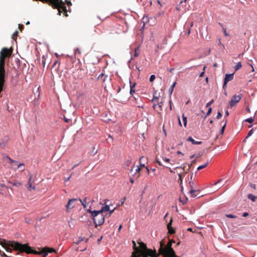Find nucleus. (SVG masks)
<instances>
[{
	"instance_id": "obj_1",
	"label": "nucleus",
	"mask_w": 257,
	"mask_h": 257,
	"mask_svg": "<svg viewBox=\"0 0 257 257\" xmlns=\"http://www.w3.org/2000/svg\"><path fill=\"white\" fill-rule=\"evenodd\" d=\"M8 245L13 247L14 249L21 251H26L28 253H33L36 254H42L43 257H46L48 254L46 250L45 247L43 248L41 251L39 252L32 249L27 244H22L14 241H9Z\"/></svg>"
},
{
	"instance_id": "obj_2",
	"label": "nucleus",
	"mask_w": 257,
	"mask_h": 257,
	"mask_svg": "<svg viewBox=\"0 0 257 257\" xmlns=\"http://www.w3.org/2000/svg\"><path fill=\"white\" fill-rule=\"evenodd\" d=\"M12 53V49L9 50L7 48H3L0 52V93L3 89V85L5 77V58L9 57Z\"/></svg>"
},
{
	"instance_id": "obj_3",
	"label": "nucleus",
	"mask_w": 257,
	"mask_h": 257,
	"mask_svg": "<svg viewBox=\"0 0 257 257\" xmlns=\"http://www.w3.org/2000/svg\"><path fill=\"white\" fill-rule=\"evenodd\" d=\"M141 249L139 250V254H133L132 257H156V252L147 248L144 242H139Z\"/></svg>"
},
{
	"instance_id": "obj_4",
	"label": "nucleus",
	"mask_w": 257,
	"mask_h": 257,
	"mask_svg": "<svg viewBox=\"0 0 257 257\" xmlns=\"http://www.w3.org/2000/svg\"><path fill=\"white\" fill-rule=\"evenodd\" d=\"M160 253L164 255L163 257H176L175 251L171 247V244L168 246H165L162 242H161Z\"/></svg>"
},
{
	"instance_id": "obj_5",
	"label": "nucleus",
	"mask_w": 257,
	"mask_h": 257,
	"mask_svg": "<svg viewBox=\"0 0 257 257\" xmlns=\"http://www.w3.org/2000/svg\"><path fill=\"white\" fill-rule=\"evenodd\" d=\"M86 211L91 214L92 216V219L95 224V227H97V216L99 215V212L98 210H91L90 208L86 210Z\"/></svg>"
},
{
	"instance_id": "obj_6",
	"label": "nucleus",
	"mask_w": 257,
	"mask_h": 257,
	"mask_svg": "<svg viewBox=\"0 0 257 257\" xmlns=\"http://www.w3.org/2000/svg\"><path fill=\"white\" fill-rule=\"evenodd\" d=\"M242 97V94H239L237 95H234L229 101V104L231 107L234 106L237 102H238Z\"/></svg>"
},
{
	"instance_id": "obj_7",
	"label": "nucleus",
	"mask_w": 257,
	"mask_h": 257,
	"mask_svg": "<svg viewBox=\"0 0 257 257\" xmlns=\"http://www.w3.org/2000/svg\"><path fill=\"white\" fill-rule=\"evenodd\" d=\"M77 201V198H72L68 200L67 204L66 205V210L67 212L69 211V210L74 207L73 205L74 203Z\"/></svg>"
},
{
	"instance_id": "obj_8",
	"label": "nucleus",
	"mask_w": 257,
	"mask_h": 257,
	"mask_svg": "<svg viewBox=\"0 0 257 257\" xmlns=\"http://www.w3.org/2000/svg\"><path fill=\"white\" fill-rule=\"evenodd\" d=\"M96 218H97V226L101 225L102 224H103L104 221V215L103 214H102V213L99 214V215L98 216H97Z\"/></svg>"
},
{
	"instance_id": "obj_9",
	"label": "nucleus",
	"mask_w": 257,
	"mask_h": 257,
	"mask_svg": "<svg viewBox=\"0 0 257 257\" xmlns=\"http://www.w3.org/2000/svg\"><path fill=\"white\" fill-rule=\"evenodd\" d=\"M234 74V73L231 74H226L224 79V81L228 83L229 81L232 80L233 79Z\"/></svg>"
},
{
	"instance_id": "obj_10",
	"label": "nucleus",
	"mask_w": 257,
	"mask_h": 257,
	"mask_svg": "<svg viewBox=\"0 0 257 257\" xmlns=\"http://www.w3.org/2000/svg\"><path fill=\"white\" fill-rule=\"evenodd\" d=\"M192 183L193 184L192 182H191V181L189 182V184H190V188H191V189L189 191V193L192 197H197V195L195 194V192H197L198 190H195L193 189V187L191 185Z\"/></svg>"
},
{
	"instance_id": "obj_11",
	"label": "nucleus",
	"mask_w": 257,
	"mask_h": 257,
	"mask_svg": "<svg viewBox=\"0 0 257 257\" xmlns=\"http://www.w3.org/2000/svg\"><path fill=\"white\" fill-rule=\"evenodd\" d=\"M172 220L171 219L169 223H168L167 224V229L168 230V232L170 233V234H173L175 233V230L171 226V225H172Z\"/></svg>"
},
{
	"instance_id": "obj_12",
	"label": "nucleus",
	"mask_w": 257,
	"mask_h": 257,
	"mask_svg": "<svg viewBox=\"0 0 257 257\" xmlns=\"http://www.w3.org/2000/svg\"><path fill=\"white\" fill-rule=\"evenodd\" d=\"M187 141L191 142L193 145H201L202 142L201 141H196L191 137H189L187 139Z\"/></svg>"
},
{
	"instance_id": "obj_13",
	"label": "nucleus",
	"mask_w": 257,
	"mask_h": 257,
	"mask_svg": "<svg viewBox=\"0 0 257 257\" xmlns=\"http://www.w3.org/2000/svg\"><path fill=\"white\" fill-rule=\"evenodd\" d=\"M109 205H106L104 206H103L100 210H98V211L99 212V213H102L103 214V212H106V211H109Z\"/></svg>"
},
{
	"instance_id": "obj_14",
	"label": "nucleus",
	"mask_w": 257,
	"mask_h": 257,
	"mask_svg": "<svg viewBox=\"0 0 257 257\" xmlns=\"http://www.w3.org/2000/svg\"><path fill=\"white\" fill-rule=\"evenodd\" d=\"M130 93L132 95H133L135 92V87L136 85V83H135L133 85L131 84V81L130 80Z\"/></svg>"
},
{
	"instance_id": "obj_15",
	"label": "nucleus",
	"mask_w": 257,
	"mask_h": 257,
	"mask_svg": "<svg viewBox=\"0 0 257 257\" xmlns=\"http://www.w3.org/2000/svg\"><path fill=\"white\" fill-rule=\"evenodd\" d=\"M247 198L251 200L252 202H254L256 201V199H257V196H254V195L252 194H248L247 195Z\"/></svg>"
},
{
	"instance_id": "obj_16",
	"label": "nucleus",
	"mask_w": 257,
	"mask_h": 257,
	"mask_svg": "<svg viewBox=\"0 0 257 257\" xmlns=\"http://www.w3.org/2000/svg\"><path fill=\"white\" fill-rule=\"evenodd\" d=\"M77 199V201L78 200L81 202V203L83 206V208L85 209L86 207V198H85L83 200H82L80 198H78Z\"/></svg>"
},
{
	"instance_id": "obj_17",
	"label": "nucleus",
	"mask_w": 257,
	"mask_h": 257,
	"mask_svg": "<svg viewBox=\"0 0 257 257\" xmlns=\"http://www.w3.org/2000/svg\"><path fill=\"white\" fill-rule=\"evenodd\" d=\"M209 164V161H207L204 164L200 165L197 167V170H200L201 169H202L204 168H205Z\"/></svg>"
},
{
	"instance_id": "obj_18",
	"label": "nucleus",
	"mask_w": 257,
	"mask_h": 257,
	"mask_svg": "<svg viewBox=\"0 0 257 257\" xmlns=\"http://www.w3.org/2000/svg\"><path fill=\"white\" fill-rule=\"evenodd\" d=\"M176 82H174L172 85L171 86H170V87L169 88V92L170 94H172L173 90H174V87L176 85Z\"/></svg>"
},
{
	"instance_id": "obj_19",
	"label": "nucleus",
	"mask_w": 257,
	"mask_h": 257,
	"mask_svg": "<svg viewBox=\"0 0 257 257\" xmlns=\"http://www.w3.org/2000/svg\"><path fill=\"white\" fill-rule=\"evenodd\" d=\"M254 117H255V114L252 117H250L249 118L245 119V121L246 122H248V123H251L254 121Z\"/></svg>"
},
{
	"instance_id": "obj_20",
	"label": "nucleus",
	"mask_w": 257,
	"mask_h": 257,
	"mask_svg": "<svg viewBox=\"0 0 257 257\" xmlns=\"http://www.w3.org/2000/svg\"><path fill=\"white\" fill-rule=\"evenodd\" d=\"M32 179V176H30V178H29V182L28 183V188L29 190H31V188H32L33 189H35V186H33L31 183V180Z\"/></svg>"
},
{
	"instance_id": "obj_21",
	"label": "nucleus",
	"mask_w": 257,
	"mask_h": 257,
	"mask_svg": "<svg viewBox=\"0 0 257 257\" xmlns=\"http://www.w3.org/2000/svg\"><path fill=\"white\" fill-rule=\"evenodd\" d=\"M182 117L184 126L185 127H186L187 125V118L186 116H185V115L184 114H183Z\"/></svg>"
},
{
	"instance_id": "obj_22",
	"label": "nucleus",
	"mask_w": 257,
	"mask_h": 257,
	"mask_svg": "<svg viewBox=\"0 0 257 257\" xmlns=\"http://www.w3.org/2000/svg\"><path fill=\"white\" fill-rule=\"evenodd\" d=\"M17 169H20L21 172L25 170V165L24 163H20L17 167Z\"/></svg>"
},
{
	"instance_id": "obj_23",
	"label": "nucleus",
	"mask_w": 257,
	"mask_h": 257,
	"mask_svg": "<svg viewBox=\"0 0 257 257\" xmlns=\"http://www.w3.org/2000/svg\"><path fill=\"white\" fill-rule=\"evenodd\" d=\"M46 248V250L47 251V252L48 253H52V252H56V250L53 248H51V247H45Z\"/></svg>"
},
{
	"instance_id": "obj_24",
	"label": "nucleus",
	"mask_w": 257,
	"mask_h": 257,
	"mask_svg": "<svg viewBox=\"0 0 257 257\" xmlns=\"http://www.w3.org/2000/svg\"><path fill=\"white\" fill-rule=\"evenodd\" d=\"M88 239V238H86L85 237H80L79 238V240L76 242V244H78L80 241H85V242H87Z\"/></svg>"
},
{
	"instance_id": "obj_25",
	"label": "nucleus",
	"mask_w": 257,
	"mask_h": 257,
	"mask_svg": "<svg viewBox=\"0 0 257 257\" xmlns=\"http://www.w3.org/2000/svg\"><path fill=\"white\" fill-rule=\"evenodd\" d=\"M103 76H104V78H103V81L105 82L106 80V79L108 78V76L105 75L104 73H101L100 74L99 76L98 77V79L100 78L101 77H103Z\"/></svg>"
},
{
	"instance_id": "obj_26",
	"label": "nucleus",
	"mask_w": 257,
	"mask_h": 257,
	"mask_svg": "<svg viewBox=\"0 0 257 257\" xmlns=\"http://www.w3.org/2000/svg\"><path fill=\"white\" fill-rule=\"evenodd\" d=\"M242 67V65L240 62H239L235 66L234 69L235 71H236L237 70H238L239 68H240Z\"/></svg>"
},
{
	"instance_id": "obj_27",
	"label": "nucleus",
	"mask_w": 257,
	"mask_h": 257,
	"mask_svg": "<svg viewBox=\"0 0 257 257\" xmlns=\"http://www.w3.org/2000/svg\"><path fill=\"white\" fill-rule=\"evenodd\" d=\"M74 53L75 55H76L77 54L80 55L81 51L79 48H76L74 50Z\"/></svg>"
},
{
	"instance_id": "obj_28",
	"label": "nucleus",
	"mask_w": 257,
	"mask_h": 257,
	"mask_svg": "<svg viewBox=\"0 0 257 257\" xmlns=\"http://www.w3.org/2000/svg\"><path fill=\"white\" fill-rule=\"evenodd\" d=\"M226 122H227V120H226L224 124L223 125V126L222 127V128L220 130V132L221 134H223L224 133L225 127V126L226 124Z\"/></svg>"
},
{
	"instance_id": "obj_29",
	"label": "nucleus",
	"mask_w": 257,
	"mask_h": 257,
	"mask_svg": "<svg viewBox=\"0 0 257 257\" xmlns=\"http://www.w3.org/2000/svg\"><path fill=\"white\" fill-rule=\"evenodd\" d=\"M225 216L227 218H236V216L235 215H234L231 214H225Z\"/></svg>"
},
{
	"instance_id": "obj_30",
	"label": "nucleus",
	"mask_w": 257,
	"mask_h": 257,
	"mask_svg": "<svg viewBox=\"0 0 257 257\" xmlns=\"http://www.w3.org/2000/svg\"><path fill=\"white\" fill-rule=\"evenodd\" d=\"M252 133H253V129H251V130H249V131L248 132V133L247 134V135L245 137L244 140H246V139H247L250 136H251L252 135Z\"/></svg>"
},
{
	"instance_id": "obj_31",
	"label": "nucleus",
	"mask_w": 257,
	"mask_h": 257,
	"mask_svg": "<svg viewBox=\"0 0 257 257\" xmlns=\"http://www.w3.org/2000/svg\"><path fill=\"white\" fill-rule=\"evenodd\" d=\"M155 78H156L155 75L154 74H152L151 75V76L150 77L149 81L150 82H153L155 80Z\"/></svg>"
},
{
	"instance_id": "obj_32",
	"label": "nucleus",
	"mask_w": 257,
	"mask_h": 257,
	"mask_svg": "<svg viewBox=\"0 0 257 257\" xmlns=\"http://www.w3.org/2000/svg\"><path fill=\"white\" fill-rule=\"evenodd\" d=\"M13 185L15 186H16L17 187H19L22 186V184L20 182H16V183H14Z\"/></svg>"
},
{
	"instance_id": "obj_33",
	"label": "nucleus",
	"mask_w": 257,
	"mask_h": 257,
	"mask_svg": "<svg viewBox=\"0 0 257 257\" xmlns=\"http://www.w3.org/2000/svg\"><path fill=\"white\" fill-rule=\"evenodd\" d=\"M125 200H126V197H124L120 199V201H119V203H120L121 205H122V204L124 203V201H125Z\"/></svg>"
},
{
	"instance_id": "obj_34",
	"label": "nucleus",
	"mask_w": 257,
	"mask_h": 257,
	"mask_svg": "<svg viewBox=\"0 0 257 257\" xmlns=\"http://www.w3.org/2000/svg\"><path fill=\"white\" fill-rule=\"evenodd\" d=\"M211 111H212V108L211 107H209L208 109V111L206 114V116H208L209 115H210V114L211 113Z\"/></svg>"
},
{
	"instance_id": "obj_35",
	"label": "nucleus",
	"mask_w": 257,
	"mask_h": 257,
	"mask_svg": "<svg viewBox=\"0 0 257 257\" xmlns=\"http://www.w3.org/2000/svg\"><path fill=\"white\" fill-rule=\"evenodd\" d=\"M221 116H222L221 113L219 111H218L217 112V114L216 116V118L219 119L221 117Z\"/></svg>"
},
{
	"instance_id": "obj_36",
	"label": "nucleus",
	"mask_w": 257,
	"mask_h": 257,
	"mask_svg": "<svg viewBox=\"0 0 257 257\" xmlns=\"http://www.w3.org/2000/svg\"><path fill=\"white\" fill-rule=\"evenodd\" d=\"M214 102V100L213 99H212L211 101H210L209 102H208L206 105V107H209L210 105H211Z\"/></svg>"
},
{
	"instance_id": "obj_37",
	"label": "nucleus",
	"mask_w": 257,
	"mask_h": 257,
	"mask_svg": "<svg viewBox=\"0 0 257 257\" xmlns=\"http://www.w3.org/2000/svg\"><path fill=\"white\" fill-rule=\"evenodd\" d=\"M140 170H141V168L138 166L137 168L136 169L135 172L132 175L134 176L135 174H136L137 172H140Z\"/></svg>"
},
{
	"instance_id": "obj_38",
	"label": "nucleus",
	"mask_w": 257,
	"mask_h": 257,
	"mask_svg": "<svg viewBox=\"0 0 257 257\" xmlns=\"http://www.w3.org/2000/svg\"><path fill=\"white\" fill-rule=\"evenodd\" d=\"M227 82L223 81V86H222V88L223 90H226V87H227Z\"/></svg>"
},
{
	"instance_id": "obj_39",
	"label": "nucleus",
	"mask_w": 257,
	"mask_h": 257,
	"mask_svg": "<svg viewBox=\"0 0 257 257\" xmlns=\"http://www.w3.org/2000/svg\"><path fill=\"white\" fill-rule=\"evenodd\" d=\"M133 248L135 249V250H137L138 249V247L136 245V243L135 242V241L133 240Z\"/></svg>"
},
{
	"instance_id": "obj_40",
	"label": "nucleus",
	"mask_w": 257,
	"mask_h": 257,
	"mask_svg": "<svg viewBox=\"0 0 257 257\" xmlns=\"http://www.w3.org/2000/svg\"><path fill=\"white\" fill-rule=\"evenodd\" d=\"M139 49V47L138 48H136L135 49V54H134V57H138L139 56V54L137 53V50Z\"/></svg>"
},
{
	"instance_id": "obj_41",
	"label": "nucleus",
	"mask_w": 257,
	"mask_h": 257,
	"mask_svg": "<svg viewBox=\"0 0 257 257\" xmlns=\"http://www.w3.org/2000/svg\"><path fill=\"white\" fill-rule=\"evenodd\" d=\"M0 254L3 257H7L8 256V255L4 252L1 251V253H0Z\"/></svg>"
},
{
	"instance_id": "obj_42",
	"label": "nucleus",
	"mask_w": 257,
	"mask_h": 257,
	"mask_svg": "<svg viewBox=\"0 0 257 257\" xmlns=\"http://www.w3.org/2000/svg\"><path fill=\"white\" fill-rule=\"evenodd\" d=\"M248 215H249L248 213H247V212H244L242 214V216L244 217H246L248 216Z\"/></svg>"
},
{
	"instance_id": "obj_43",
	"label": "nucleus",
	"mask_w": 257,
	"mask_h": 257,
	"mask_svg": "<svg viewBox=\"0 0 257 257\" xmlns=\"http://www.w3.org/2000/svg\"><path fill=\"white\" fill-rule=\"evenodd\" d=\"M158 104L159 107L162 108L163 103L162 101H161V102H159Z\"/></svg>"
},
{
	"instance_id": "obj_44",
	"label": "nucleus",
	"mask_w": 257,
	"mask_h": 257,
	"mask_svg": "<svg viewBox=\"0 0 257 257\" xmlns=\"http://www.w3.org/2000/svg\"><path fill=\"white\" fill-rule=\"evenodd\" d=\"M64 120L66 122H69L70 119L69 118H66L65 116H64Z\"/></svg>"
},
{
	"instance_id": "obj_45",
	"label": "nucleus",
	"mask_w": 257,
	"mask_h": 257,
	"mask_svg": "<svg viewBox=\"0 0 257 257\" xmlns=\"http://www.w3.org/2000/svg\"><path fill=\"white\" fill-rule=\"evenodd\" d=\"M72 175V173L67 178H65V182H67L68 181H69L71 177V176Z\"/></svg>"
},
{
	"instance_id": "obj_46",
	"label": "nucleus",
	"mask_w": 257,
	"mask_h": 257,
	"mask_svg": "<svg viewBox=\"0 0 257 257\" xmlns=\"http://www.w3.org/2000/svg\"><path fill=\"white\" fill-rule=\"evenodd\" d=\"M1 244L5 247L6 250L7 251V252H9V250H10V248H8V247H5L4 246V245L3 244L2 242L1 243Z\"/></svg>"
},
{
	"instance_id": "obj_47",
	"label": "nucleus",
	"mask_w": 257,
	"mask_h": 257,
	"mask_svg": "<svg viewBox=\"0 0 257 257\" xmlns=\"http://www.w3.org/2000/svg\"><path fill=\"white\" fill-rule=\"evenodd\" d=\"M229 114V111L228 110H226L225 111L224 116L226 117V116H228Z\"/></svg>"
},
{
	"instance_id": "obj_48",
	"label": "nucleus",
	"mask_w": 257,
	"mask_h": 257,
	"mask_svg": "<svg viewBox=\"0 0 257 257\" xmlns=\"http://www.w3.org/2000/svg\"><path fill=\"white\" fill-rule=\"evenodd\" d=\"M6 146V145L4 143H0V148H4Z\"/></svg>"
},
{
	"instance_id": "obj_49",
	"label": "nucleus",
	"mask_w": 257,
	"mask_h": 257,
	"mask_svg": "<svg viewBox=\"0 0 257 257\" xmlns=\"http://www.w3.org/2000/svg\"><path fill=\"white\" fill-rule=\"evenodd\" d=\"M250 186L251 188H252V189H255V185L254 184H250Z\"/></svg>"
},
{
	"instance_id": "obj_50",
	"label": "nucleus",
	"mask_w": 257,
	"mask_h": 257,
	"mask_svg": "<svg viewBox=\"0 0 257 257\" xmlns=\"http://www.w3.org/2000/svg\"><path fill=\"white\" fill-rule=\"evenodd\" d=\"M42 64L43 65V66L45 67V61L44 60V56L43 57Z\"/></svg>"
},
{
	"instance_id": "obj_51",
	"label": "nucleus",
	"mask_w": 257,
	"mask_h": 257,
	"mask_svg": "<svg viewBox=\"0 0 257 257\" xmlns=\"http://www.w3.org/2000/svg\"><path fill=\"white\" fill-rule=\"evenodd\" d=\"M66 3L67 4V5H71V2L70 1H68V0H66Z\"/></svg>"
},
{
	"instance_id": "obj_52",
	"label": "nucleus",
	"mask_w": 257,
	"mask_h": 257,
	"mask_svg": "<svg viewBox=\"0 0 257 257\" xmlns=\"http://www.w3.org/2000/svg\"><path fill=\"white\" fill-rule=\"evenodd\" d=\"M156 161L158 163V164L160 165V166H163V165L162 164L161 161H159L158 160H156Z\"/></svg>"
},
{
	"instance_id": "obj_53",
	"label": "nucleus",
	"mask_w": 257,
	"mask_h": 257,
	"mask_svg": "<svg viewBox=\"0 0 257 257\" xmlns=\"http://www.w3.org/2000/svg\"><path fill=\"white\" fill-rule=\"evenodd\" d=\"M180 187L181 188V191H182L183 190V186H182V180H181V183L180 184Z\"/></svg>"
},
{
	"instance_id": "obj_54",
	"label": "nucleus",
	"mask_w": 257,
	"mask_h": 257,
	"mask_svg": "<svg viewBox=\"0 0 257 257\" xmlns=\"http://www.w3.org/2000/svg\"><path fill=\"white\" fill-rule=\"evenodd\" d=\"M164 160H165V161H166V162H170V159H169V158H165L164 159Z\"/></svg>"
},
{
	"instance_id": "obj_55",
	"label": "nucleus",
	"mask_w": 257,
	"mask_h": 257,
	"mask_svg": "<svg viewBox=\"0 0 257 257\" xmlns=\"http://www.w3.org/2000/svg\"><path fill=\"white\" fill-rule=\"evenodd\" d=\"M25 221H26V222L27 223L30 224V223H31V222H30V219H27V218H26V219H25Z\"/></svg>"
},
{
	"instance_id": "obj_56",
	"label": "nucleus",
	"mask_w": 257,
	"mask_h": 257,
	"mask_svg": "<svg viewBox=\"0 0 257 257\" xmlns=\"http://www.w3.org/2000/svg\"><path fill=\"white\" fill-rule=\"evenodd\" d=\"M4 158H7L8 159H10V157H9L8 155H4Z\"/></svg>"
},
{
	"instance_id": "obj_57",
	"label": "nucleus",
	"mask_w": 257,
	"mask_h": 257,
	"mask_svg": "<svg viewBox=\"0 0 257 257\" xmlns=\"http://www.w3.org/2000/svg\"><path fill=\"white\" fill-rule=\"evenodd\" d=\"M158 99V97L155 96L154 95V97H153V99H152V101L153 102L155 99Z\"/></svg>"
},
{
	"instance_id": "obj_58",
	"label": "nucleus",
	"mask_w": 257,
	"mask_h": 257,
	"mask_svg": "<svg viewBox=\"0 0 257 257\" xmlns=\"http://www.w3.org/2000/svg\"><path fill=\"white\" fill-rule=\"evenodd\" d=\"M174 242H175L174 241L170 240L166 246H168L170 244H172V243H174Z\"/></svg>"
},
{
	"instance_id": "obj_59",
	"label": "nucleus",
	"mask_w": 257,
	"mask_h": 257,
	"mask_svg": "<svg viewBox=\"0 0 257 257\" xmlns=\"http://www.w3.org/2000/svg\"><path fill=\"white\" fill-rule=\"evenodd\" d=\"M9 160H10V164H12V163H13V162H16L15 161H14V160H12L11 158H10V159H9Z\"/></svg>"
},
{
	"instance_id": "obj_60",
	"label": "nucleus",
	"mask_w": 257,
	"mask_h": 257,
	"mask_svg": "<svg viewBox=\"0 0 257 257\" xmlns=\"http://www.w3.org/2000/svg\"><path fill=\"white\" fill-rule=\"evenodd\" d=\"M130 181L132 183H134V180L133 178H131L130 179Z\"/></svg>"
},
{
	"instance_id": "obj_61",
	"label": "nucleus",
	"mask_w": 257,
	"mask_h": 257,
	"mask_svg": "<svg viewBox=\"0 0 257 257\" xmlns=\"http://www.w3.org/2000/svg\"><path fill=\"white\" fill-rule=\"evenodd\" d=\"M246 110L247 111V112H250V108L248 106H247L246 108Z\"/></svg>"
},
{
	"instance_id": "obj_62",
	"label": "nucleus",
	"mask_w": 257,
	"mask_h": 257,
	"mask_svg": "<svg viewBox=\"0 0 257 257\" xmlns=\"http://www.w3.org/2000/svg\"><path fill=\"white\" fill-rule=\"evenodd\" d=\"M204 74V72H202L200 74V75H199V77H202V76H203Z\"/></svg>"
},
{
	"instance_id": "obj_63",
	"label": "nucleus",
	"mask_w": 257,
	"mask_h": 257,
	"mask_svg": "<svg viewBox=\"0 0 257 257\" xmlns=\"http://www.w3.org/2000/svg\"><path fill=\"white\" fill-rule=\"evenodd\" d=\"M79 163L75 164V165H74V166L72 168V169H74L75 167H76L77 166H78L79 165Z\"/></svg>"
},
{
	"instance_id": "obj_64",
	"label": "nucleus",
	"mask_w": 257,
	"mask_h": 257,
	"mask_svg": "<svg viewBox=\"0 0 257 257\" xmlns=\"http://www.w3.org/2000/svg\"><path fill=\"white\" fill-rule=\"evenodd\" d=\"M177 153L178 154H180V155H184V154H183V153H182L181 151H177Z\"/></svg>"
}]
</instances>
